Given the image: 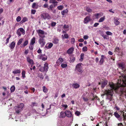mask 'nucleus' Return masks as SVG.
Masks as SVG:
<instances>
[{"label": "nucleus", "mask_w": 126, "mask_h": 126, "mask_svg": "<svg viewBox=\"0 0 126 126\" xmlns=\"http://www.w3.org/2000/svg\"><path fill=\"white\" fill-rule=\"evenodd\" d=\"M20 32V31L19 30V29H18L17 31V35L19 36H20L21 35Z\"/></svg>", "instance_id": "nucleus-46"}, {"label": "nucleus", "mask_w": 126, "mask_h": 126, "mask_svg": "<svg viewBox=\"0 0 126 126\" xmlns=\"http://www.w3.org/2000/svg\"><path fill=\"white\" fill-rule=\"evenodd\" d=\"M75 114L77 116H79L80 115V113L78 111H76L75 112Z\"/></svg>", "instance_id": "nucleus-47"}, {"label": "nucleus", "mask_w": 126, "mask_h": 126, "mask_svg": "<svg viewBox=\"0 0 126 126\" xmlns=\"http://www.w3.org/2000/svg\"><path fill=\"white\" fill-rule=\"evenodd\" d=\"M24 106L23 103H21L18 106H16L15 107V109L16 112L17 113H19L22 110Z\"/></svg>", "instance_id": "nucleus-2"}, {"label": "nucleus", "mask_w": 126, "mask_h": 126, "mask_svg": "<svg viewBox=\"0 0 126 126\" xmlns=\"http://www.w3.org/2000/svg\"><path fill=\"white\" fill-rule=\"evenodd\" d=\"M108 82V81L107 80H103L101 83L102 84L101 87L103 88L107 84Z\"/></svg>", "instance_id": "nucleus-17"}, {"label": "nucleus", "mask_w": 126, "mask_h": 126, "mask_svg": "<svg viewBox=\"0 0 126 126\" xmlns=\"http://www.w3.org/2000/svg\"><path fill=\"white\" fill-rule=\"evenodd\" d=\"M43 91L45 93H46L47 92V89L46 88L45 86H44L43 87Z\"/></svg>", "instance_id": "nucleus-40"}, {"label": "nucleus", "mask_w": 126, "mask_h": 126, "mask_svg": "<svg viewBox=\"0 0 126 126\" xmlns=\"http://www.w3.org/2000/svg\"><path fill=\"white\" fill-rule=\"evenodd\" d=\"M64 38H65L67 39L68 38V34H66L64 35Z\"/></svg>", "instance_id": "nucleus-58"}, {"label": "nucleus", "mask_w": 126, "mask_h": 126, "mask_svg": "<svg viewBox=\"0 0 126 126\" xmlns=\"http://www.w3.org/2000/svg\"><path fill=\"white\" fill-rule=\"evenodd\" d=\"M42 17L44 19H49V16L47 13H45L42 14Z\"/></svg>", "instance_id": "nucleus-12"}, {"label": "nucleus", "mask_w": 126, "mask_h": 126, "mask_svg": "<svg viewBox=\"0 0 126 126\" xmlns=\"http://www.w3.org/2000/svg\"><path fill=\"white\" fill-rule=\"evenodd\" d=\"M119 47H116L114 51L119 52Z\"/></svg>", "instance_id": "nucleus-50"}, {"label": "nucleus", "mask_w": 126, "mask_h": 126, "mask_svg": "<svg viewBox=\"0 0 126 126\" xmlns=\"http://www.w3.org/2000/svg\"><path fill=\"white\" fill-rule=\"evenodd\" d=\"M56 24V23L54 22H52L51 24V25L52 27H54L55 26Z\"/></svg>", "instance_id": "nucleus-49"}, {"label": "nucleus", "mask_w": 126, "mask_h": 126, "mask_svg": "<svg viewBox=\"0 0 126 126\" xmlns=\"http://www.w3.org/2000/svg\"><path fill=\"white\" fill-rule=\"evenodd\" d=\"M52 42L54 44H57L59 42V40L57 38H54Z\"/></svg>", "instance_id": "nucleus-23"}, {"label": "nucleus", "mask_w": 126, "mask_h": 126, "mask_svg": "<svg viewBox=\"0 0 126 126\" xmlns=\"http://www.w3.org/2000/svg\"><path fill=\"white\" fill-rule=\"evenodd\" d=\"M38 76L42 79H44V76L41 74H40L38 75Z\"/></svg>", "instance_id": "nucleus-44"}, {"label": "nucleus", "mask_w": 126, "mask_h": 126, "mask_svg": "<svg viewBox=\"0 0 126 126\" xmlns=\"http://www.w3.org/2000/svg\"><path fill=\"white\" fill-rule=\"evenodd\" d=\"M29 47L31 50H32L33 49V45L31 44H30V45Z\"/></svg>", "instance_id": "nucleus-45"}, {"label": "nucleus", "mask_w": 126, "mask_h": 126, "mask_svg": "<svg viewBox=\"0 0 126 126\" xmlns=\"http://www.w3.org/2000/svg\"><path fill=\"white\" fill-rule=\"evenodd\" d=\"M28 43V41L26 40L23 43L21 44L20 46L21 47H24L25 46H26Z\"/></svg>", "instance_id": "nucleus-18"}, {"label": "nucleus", "mask_w": 126, "mask_h": 126, "mask_svg": "<svg viewBox=\"0 0 126 126\" xmlns=\"http://www.w3.org/2000/svg\"><path fill=\"white\" fill-rule=\"evenodd\" d=\"M86 10L88 12H91L92 11V9L89 7H87L86 8Z\"/></svg>", "instance_id": "nucleus-43"}, {"label": "nucleus", "mask_w": 126, "mask_h": 126, "mask_svg": "<svg viewBox=\"0 0 126 126\" xmlns=\"http://www.w3.org/2000/svg\"><path fill=\"white\" fill-rule=\"evenodd\" d=\"M36 31L39 36L41 38H44L45 37L44 31L40 29L36 30Z\"/></svg>", "instance_id": "nucleus-4"}, {"label": "nucleus", "mask_w": 126, "mask_h": 126, "mask_svg": "<svg viewBox=\"0 0 126 126\" xmlns=\"http://www.w3.org/2000/svg\"><path fill=\"white\" fill-rule=\"evenodd\" d=\"M68 12L67 9H66L63 10L61 12V14L63 16L65 14L67 13Z\"/></svg>", "instance_id": "nucleus-25"}, {"label": "nucleus", "mask_w": 126, "mask_h": 126, "mask_svg": "<svg viewBox=\"0 0 126 126\" xmlns=\"http://www.w3.org/2000/svg\"><path fill=\"white\" fill-rule=\"evenodd\" d=\"M53 46V44L51 43H49L46 44L45 46L46 47L47 49L51 48Z\"/></svg>", "instance_id": "nucleus-16"}, {"label": "nucleus", "mask_w": 126, "mask_h": 126, "mask_svg": "<svg viewBox=\"0 0 126 126\" xmlns=\"http://www.w3.org/2000/svg\"><path fill=\"white\" fill-rule=\"evenodd\" d=\"M62 106L64 108V110H65L66 108L67 107H68V106L67 105L63 104L62 105Z\"/></svg>", "instance_id": "nucleus-55"}, {"label": "nucleus", "mask_w": 126, "mask_h": 126, "mask_svg": "<svg viewBox=\"0 0 126 126\" xmlns=\"http://www.w3.org/2000/svg\"><path fill=\"white\" fill-rule=\"evenodd\" d=\"M69 26L68 25H64L63 27V28L64 29L66 28H68L69 27Z\"/></svg>", "instance_id": "nucleus-62"}, {"label": "nucleus", "mask_w": 126, "mask_h": 126, "mask_svg": "<svg viewBox=\"0 0 126 126\" xmlns=\"http://www.w3.org/2000/svg\"><path fill=\"white\" fill-rule=\"evenodd\" d=\"M13 0H8L7 2V3L8 4H10L12 2H13Z\"/></svg>", "instance_id": "nucleus-60"}, {"label": "nucleus", "mask_w": 126, "mask_h": 126, "mask_svg": "<svg viewBox=\"0 0 126 126\" xmlns=\"http://www.w3.org/2000/svg\"><path fill=\"white\" fill-rule=\"evenodd\" d=\"M15 43L14 42H12L9 46V47L10 49H13L14 48L15 46Z\"/></svg>", "instance_id": "nucleus-19"}, {"label": "nucleus", "mask_w": 126, "mask_h": 126, "mask_svg": "<svg viewBox=\"0 0 126 126\" xmlns=\"http://www.w3.org/2000/svg\"><path fill=\"white\" fill-rule=\"evenodd\" d=\"M43 7L44 8H47L48 7V4L46 3L43 6Z\"/></svg>", "instance_id": "nucleus-52"}, {"label": "nucleus", "mask_w": 126, "mask_h": 126, "mask_svg": "<svg viewBox=\"0 0 126 126\" xmlns=\"http://www.w3.org/2000/svg\"><path fill=\"white\" fill-rule=\"evenodd\" d=\"M65 117V112L61 111L58 114V117L60 118H64Z\"/></svg>", "instance_id": "nucleus-10"}, {"label": "nucleus", "mask_w": 126, "mask_h": 126, "mask_svg": "<svg viewBox=\"0 0 126 126\" xmlns=\"http://www.w3.org/2000/svg\"><path fill=\"white\" fill-rule=\"evenodd\" d=\"M119 66L121 68L122 70L124 69L125 66L123 63H122L119 64Z\"/></svg>", "instance_id": "nucleus-22"}, {"label": "nucleus", "mask_w": 126, "mask_h": 126, "mask_svg": "<svg viewBox=\"0 0 126 126\" xmlns=\"http://www.w3.org/2000/svg\"><path fill=\"white\" fill-rule=\"evenodd\" d=\"M75 42V40L74 38H71V43L72 44H74Z\"/></svg>", "instance_id": "nucleus-34"}, {"label": "nucleus", "mask_w": 126, "mask_h": 126, "mask_svg": "<svg viewBox=\"0 0 126 126\" xmlns=\"http://www.w3.org/2000/svg\"><path fill=\"white\" fill-rule=\"evenodd\" d=\"M114 115L115 117L117 118H118L120 117V115L118 114L117 112H114Z\"/></svg>", "instance_id": "nucleus-39"}, {"label": "nucleus", "mask_w": 126, "mask_h": 126, "mask_svg": "<svg viewBox=\"0 0 126 126\" xmlns=\"http://www.w3.org/2000/svg\"><path fill=\"white\" fill-rule=\"evenodd\" d=\"M16 20L17 22H19L21 20V17L19 16H18L17 17Z\"/></svg>", "instance_id": "nucleus-41"}, {"label": "nucleus", "mask_w": 126, "mask_h": 126, "mask_svg": "<svg viewBox=\"0 0 126 126\" xmlns=\"http://www.w3.org/2000/svg\"><path fill=\"white\" fill-rule=\"evenodd\" d=\"M74 50V48L71 47L68 49L67 51V53L68 54H70L72 53Z\"/></svg>", "instance_id": "nucleus-14"}, {"label": "nucleus", "mask_w": 126, "mask_h": 126, "mask_svg": "<svg viewBox=\"0 0 126 126\" xmlns=\"http://www.w3.org/2000/svg\"><path fill=\"white\" fill-rule=\"evenodd\" d=\"M28 18L27 17H25L23 18L22 20L20 22L21 23H23L25 22L28 20Z\"/></svg>", "instance_id": "nucleus-28"}, {"label": "nucleus", "mask_w": 126, "mask_h": 126, "mask_svg": "<svg viewBox=\"0 0 126 126\" xmlns=\"http://www.w3.org/2000/svg\"><path fill=\"white\" fill-rule=\"evenodd\" d=\"M122 79L118 80V84H115L112 82H110L109 85L111 90H107L104 92L105 94L107 95V99L110 101L111 100L113 94V90H116L120 87L126 86V75L124 74L122 75Z\"/></svg>", "instance_id": "nucleus-1"}, {"label": "nucleus", "mask_w": 126, "mask_h": 126, "mask_svg": "<svg viewBox=\"0 0 126 126\" xmlns=\"http://www.w3.org/2000/svg\"><path fill=\"white\" fill-rule=\"evenodd\" d=\"M38 58H39L40 59L44 61L47 59V57L45 54H42L41 55H39L38 56Z\"/></svg>", "instance_id": "nucleus-8"}, {"label": "nucleus", "mask_w": 126, "mask_h": 126, "mask_svg": "<svg viewBox=\"0 0 126 126\" xmlns=\"http://www.w3.org/2000/svg\"><path fill=\"white\" fill-rule=\"evenodd\" d=\"M36 11L35 10H32L31 11V13L32 14H35Z\"/></svg>", "instance_id": "nucleus-59"}, {"label": "nucleus", "mask_w": 126, "mask_h": 126, "mask_svg": "<svg viewBox=\"0 0 126 126\" xmlns=\"http://www.w3.org/2000/svg\"><path fill=\"white\" fill-rule=\"evenodd\" d=\"M88 48L86 47H83L82 48V51L84 52H86L87 51Z\"/></svg>", "instance_id": "nucleus-37"}, {"label": "nucleus", "mask_w": 126, "mask_h": 126, "mask_svg": "<svg viewBox=\"0 0 126 126\" xmlns=\"http://www.w3.org/2000/svg\"><path fill=\"white\" fill-rule=\"evenodd\" d=\"M84 39L85 40L88 39L89 38V36L88 35H85L83 37Z\"/></svg>", "instance_id": "nucleus-57"}, {"label": "nucleus", "mask_w": 126, "mask_h": 126, "mask_svg": "<svg viewBox=\"0 0 126 126\" xmlns=\"http://www.w3.org/2000/svg\"><path fill=\"white\" fill-rule=\"evenodd\" d=\"M27 61L30 64L32 65L33 64V62L32 60L29 57L27 58Z\"/></svg>", "instance_id": "nucleus-15"}, {"label": "nucleus", "mask_w": 126, "mask_h": 126, "mask_svg": "<svg viewBox=\"0 0 126 126\" xmlns=\"http://www.w3.org/2000/svg\"><path fill=\"white\" fill-rule=\"evenodd\" d=\"M63 62V60L62 58H59L57 60L56 62L57 64L58 65H59Z\"/></svg>", "instance_id": "nucleus-13"}, {"label": "nucleus", "mask_w": 126, "mask_h": 126, "mask_svg": "<svg viewBox=\"0 0 126 126\" xmlns=\"http://www.w3.org/2000/svg\"><path fill=\"white\" fill-rule=\"evenodd\" d=\"M61 66L63 68H66L67 66V63H63L61 64Z\"/></svg>", "instance_id": "nucleus-24"}, {"label": "nucleus", "mask_w": 126, "mask_h": 126, "mask_svg": "<svg viewBox=\"0 0 126 126\" xmlns=\"http://www.w3.org/2000/svg\"><path fill=\"white\" fill-rule=\"evenodd\" d=\"M84 53H82L80 55V58L79 59V60L80 61H82L84 58Z\"/></svg>", "instance_id": "nucleus-30"}, {"label": "nucleus", "mask_w": 126, "mask_h": 126, "mask_svg": "<svg viewBox=\"0 0 126 126\" xmlns=\"http://www.w3.org/2000/svg\"><path fill=\"white\" fill-rule=\"evenodd\" d=\"M41 6V5H39L38 3H34L32 5V7L34 9H37L39 7Z\"/></svg>", "instance_id": "nucleus-9"}, {"label": "nucleus", "mask_w": 126, "mask_h": 126, "mask_svg": "<svg viewBox=\"0 0 126 126\" xmlns=\"http://www.w3.org/2000/svg\"><path fill=\"white\" fill-rule=\"evenodd\" d=\"M15 87L14 86H12L10 88V90L11 92H14L15 90Z\"/></svg>", "instance_id": "nucleus-32"}, {"label": "nucleus", "mask_w": 126, "mask_h": 126, "mask_svg": "<svg viewBox=\"0 0 126 126\" xmlns=\"http://www.w3.org/2000/svg\"><path fill=\"white\" fill-rule=\"evenodd\" d=\"M25 71L24 70H23L22 73V76L23 78H25Z\"/></svg>", "instance_id": "nucleus-38"}, {"label": "nucleus", "mask_w": 126, "mask_h": 126, "mask_svg": "<svg viewBox=\"0 0 126 126\" xmlns=\"http://www.w3.org/2000/svg\"><path fill=\"white\" fill-rule=\"evenodd\" d=\"M106 34L108 35H112V33L109 31H107L106 32Z\"/></svg>", "instance_id": "nucleus-42"}, {"label": "nucleus", "mask_w": 126, "mask_h": 126, "mask_svg": "<svg viewBox=\"0 0 126 126\" xmlns=\"http://www.w3.org/2000/svg\"><path fill=\"white\" fill-rule=\"evenodd\" d=\"M72 86L74 88L77 89L79 87V85L78 84H73Z\"/></svg>", "instance_id": "nucleus-26"}, {"label": "nucleus", "mask_w": 126, "mask_h": 126, "mask_svg": "<svg viewBox=\"0 0 126 126\" xmlns=\"http://www.w3.org/2000/svg\"><path fill=\"white\" fill-rule=\"evenodd\" d=\"M102 37H103L104 39H108V37L106 35H103Z\"/></svg>", "instance_id": "nucleus-61"}, {"label": "nucleus", "mask_w": 126, "mask_h": 126, "mask_svg": "<svg viewBox=\"0 0 126 126\" xmlns=\"http://www.w3.org/2000/svg\"><path fill=\"white\" fill-rule=\"evenodd\" d=\"M105 19V16H104L103 17L101 18L98 21L99 22H102Z\"/></svg>", "instance_id": "nucleus-31"}, {"label": "nucleus", "mask_w": 126, "mask_h": 126, "mask_svg": "<svg viewBox=\"0 0 126 126\" xmlns=\"http://www.w3.org/2000/svg\"><path fill=\"white\" fill-rule=\"evenodd\" d=\"M65 114L66 116L68 117L71 118L73 117V115L71 112L69 110H66L65 111Z\"/></svg>", "instance_id": "nucleus-6"}, {"label": "nucleus", "mask_w": 126, "mask_h": 126, "mask_svg": "<svg viewBox=\"0 0 126 126\" xmlns=\"http://www.w3.org/2000/svg\"><path fill=\"white\" fill-rule=\"evenodd\" d=\"M104 61V59H101L99 61V63L100 64H103Z\"/></svg>", "instance_id": "nucleus-48"}, {"label": "nucleus", "mask_w": 126, "mask_h": 126, "mask_svg": "<svg viewBox=\"0 0 126 126\" xmlns=\"http://www.w3.org/2000/svg\"><path fill=\"white\" fill-rule=\"evenodd\" d=\"M94 16L96 17L97 18H98L99 17V13L95 14L94 15Z\"/></svg>", "instance_id": "nucleus-51"}, {"label": "nucleus", "mask_w": 126, "mask_h": 126, "mask_svg": "<svg viewBox=\"0 0 126 126\" xmlns=\"http://www.w3.org/2000/svg\"><path fill=\"white\" fill-rule=\"evenodd\" d=\"M49 3L55 4L57 3L58 2L55 0H50L49 1Z\"/></svg>", "instance_id": "nucleus-36"}, {"label": "nucleus", "mask_w": 126, "mask_h": 126, "mask_svg": "<svg viewBox=\"0 0 126 126\" xmlns=\"http://www.w3.org/2000/svg\"><path fill=\"white\" fill-rule=\"evenodd\" d=\"M19 30L22 33V34L23 35L25 34V32L24 30L22 28H20L19 29Z\"/></svg>", "instance_id": "nucleus-27"}, {"label": "nucleus", "mask_w": 126, "mask_h": 126, "mask_svg": "<svg viewBox=\"0 0 126 126\" xmlns=\"http://www.w3.org/2000/svg\"><path fill=\"white\" fill-rule=\"evenodd\" d=\"M82 63H79L76 66V69L79 72H82Z\"/></svg>", "instance_id": "nucleus-5"}, {"label": "nucleus", "mask_w": 126, "mask_h": 126, "mask_svg": "<svg viewBox=\"0 0 126 126\" xmlns=\"http://www.w3.org/2000/svg\"><path fill=\"white\" fill-rule=\"evenodd\" d=\"M114 23L116 25H118L119 23V22L118 21L117 18V17H115L114 18Z\"/></svg>", "instance_id": "nucleus-21"}, {"label": "nucleus", "mask_w": 126, "mask_h": 126, "mask_svg": "<svg viewBox=\"0 0 126 126\" xmlns=\"http://www.w3.org/2000/svg\"><path fill=\"white\" fill-rule=\"evenodd\" d=\"M12 73L14 74H19L21 73V70L20 69L16 70L13 71Z\"/></svg>", "instance_id": "nucleus-20"}, {"label": "nucleus", "mask_w": 126, "mask_h": 126, "mask_svg": "<svg viewBox=\"0 0 126 126\" xmlns=\"http://www.w3.org/2000/svg\"><path fill=\"white\" fill-rule=\"evenodd\" d=\"M48 64L46 63L44 64V67H41L39 69V70L41 72H47L48 69Z\"/></svg>", "instance_id": "nucleus-3"}, {"label": "nucleus", "mask_w": 126, "mask_h": 126, "mask_svg": "<svg viewBox=\"0 0 126 126\" xmlns=\"http://www.w3.org/2000/svg\"><path fill=\"white\" fill-rule=\"evenodd\" d=\"M122 112L123 113V118H124V120H126V114H124V112Z\"/></svg>", "instance_id": "nucleus-54"}, {"label": "nucleus", "mask_w": 126, "mask_h": 126, "mask_svg": "<svg viewBox=\"0 0 126 126\" xmlns=\"http://www.w3.org/2000/svg\"><path fill=\"white\" fill-rule=\"evenodd\" d=\"M39 43L41 45V47L45 45V43L44 39L43 38H40L39 41Z\"/></svg>", "instance_id": "nucleus-7"}, {"label": "nucleus", "mask_w": 126, "mask_h": 126, "mask_svg": "<svg viewBox=\"0 0 126 126\" xmlns=\"http://www.w3.org/2000/svg\"><path fill=\"white\" fill-rule=\"evenodd\" d=\"M35 38L33 37L31 40L30 44H31L33 45L35 43Z\"/></svg>", "instance_id": "nucleus-29"}, {"label": "nucleus", "mask_w": 126, "mask_h": 126, "mask_svg": "<svg viewBox=\"0 0 126 126\" xmlns=\"http://www.w3.org/2000/svg\"><path fill=\"white\" fill-rule=\"evenodd\" d=\"M64 6L63 5H60L57 7V9L60 10H62Z\"/></svg>", "instance_id": "nucleus-35"}, {"label": "nucleus", "mask_w": 126, "mask_h": 126, "mask_svg": "<svg viewBox=\"0 0 126 126\" xmlns=\"http://www.w3.org/2000/svg\"><path fill=\"white\" fill-rule=\"evenodd\" d=\"M91 20V18L89 16H87L84 19V23L85 24H87Z\"/></svg>", "instance_id": "nucleus-11"}, {"label": "nucleus", "mask_w": 126, "mask_h": 126, "mask_svg": "<svg viewBox=\"0 0 126 126\" xmlns=\"http://www.w3.org/2000/svg\"><path fill=\"white\" fill-rule=\"evenodd\" d=\"M70 59H71V61L72 62H74V61L75 60V58L74 57H73L71 58Z\"/></svg>", "instance_id": "nucleus-64"}, {"label": "nucleus", "mask_w": 126, "mask_h": 126, "mask_svg": "<svg viewBox=\"0 0 126 126\" xmlns=\"http://www.w3.org/2000/svg\"><path fill=\"white\" fill-rule=\"evenodd\" d=\"M23 40V38H21L19 39L17 43V44L18 45H20L22 42V41Z\"/></svg>", "instance_id": "nucleus-33"}, {"label": "nucleus", "mask_w": 126, "mask_h": 126, "mask_svg": "<svg viewBox=\"0 0 126 126\" xmlns=\"http://www.w3.org/2000/svg\"><path fill=\"white\" fill-rule=\"evenodd\" d=\"M53 7V5H51L48 8V9L49 10H52V9Z\"/></svg>", "instance_id": "nucleus-56"}, {"label": "nucleus", "mask_w": 126, "mask_h": 126, "mask_svg": "<svg viewBox=\"0 0 126 126\" xmlns=\"http://www.w3.org/2000/svg\"><path fill=\"white\" fill-rule=\"evenodd\" d=\"M84 40L82 38H81L79 39L78 40V42H83L84 41Z\"/></svg>", "instance_id": "nucleus-63"}, {"label": "nucleus", "mask_w": 126, "mask_h": 126, "mask_svg": "<svg viewBox=\"0 0 126 126\" xmlns=\"http://www.w3.org/2000/svg\"><path fill=\"white\" fill-rule=\"evenodd\" d=\"M82 97L85 101H87L88 100V99L87 98L84 97L83 95L82 96Z\"/></svg>", "instance_id": "nucleus-53"}]
</instances>
